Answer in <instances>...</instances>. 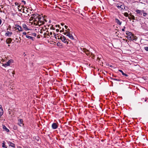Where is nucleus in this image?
I'll return each mask as SVG.
<instances>
[{"label":"nucleus","instance_id":"nucleus-1","mask_svg":"<svg viewBox=\"0 0 148 148\" xmlns=\"http://www.w3.org/2000/svg\"><path fill=\"white\" fill-rule=\"evenodd\" d=\"M38 19L37 24V25L40 26L44 24L45 23L43 21L44 20V18L42 16L41 17L40 15H39V16Z\"/></svg>","mask_w":148,"mask_h":148},{"label":"nucleus","instance_id":"nucleus-2","mask_svg":"<svg viewBox=\"0 0 148 148\" xmlns=\"http://www.w3.org/2000/svg\"><path fill=\"white\" fill-rule=\"evenodd\" d=\"M32 16L31 18H32V19H34V21L35 22V23L37 24V22L38 21V18L39 16V15L38 14H32Z\"/></svg>","mask_w":148,"mask_h":148},{"label":"nucleus","instance_id":"nucleus-3","mask_svg":"<svg viewBox=\"0 0 148 148\" xmlns=\"http://www.w3.org/2000/svg\"><path fill=\"white\" fill-rule=\"evenodd\" d=\"M57 36L58 37V39H60L64 43H66L67 44H68V42L67 41V40L66 39V38L64 36H60V37L58 36Z\"/></svg>","mask_w":148,"mask_h":148},{"label":"nucleus","instance_id":"nucleus-4","mask_svg":"<svg viewBox=\"0 0 148 148\" xmlns=\"http://www.w3.org/2000/svg\"><path fill=\"white\" fill-rule=\"evenodd\" d=\"M18 124L20 126H23L24 125V124L23 123V121L22 119H18Z\"/></svg>","mask_w":148,"mask_h":148},{"label":"nucleus","instance_id":"nucleus-5","mask_svg":"<svg viewBox=\"0 0 148 148\" xmlns=\"http://www.w3.org/2000/svg\"><path fill=\"white\" fill-rule=\"evenodd\" d=\"M13 62V61H12V60H8V61L4 65V66L6 67L7 66L10 65V63L11 62Z\"/></svg>","mask_w":148,"mask_h":148},{"label":"nucleus","instance_id":"nucleus-6","mask_svg":"<svg viewBox=\"0 0 148 148\" xmlns=\"http://www.w3.org/2000/svg\"><path fill=\"white\" fill-rule=\"evenodd\" d=\"M58 127V125L55 123H53L52 125V127L53 129H56Z\"/></svg>","mask_w":148,"mask_h":148},{"label":"nucleus","instance_id":"nucleus-7","mask_svg":"<svg viewBox=\"0 0 148 148\" xmlns=\"http://www.w3.org/2000/svg\"><path fill=\"white\" fill-rule=\"evenodd\" d=\"M12 41V39L11 38H7L6 41V43L8 44H9L11 43Z\"/></svg>","mask_w":148,"mask_h":148},{"label":"nucleus","instance_id":"nucleus-8","mask_svg":"<svg viewBox=\"0 0 148 148\" xmlns=\"http://www.w3.org/2000/svg\"><path fill=\"white\" fill-rule=\"evenodd\" d=\"M126 34L128 36H132L134 37V34H133L131 32H130L128 31H126Z\"/></svg>","mask_w":148,"mask_h":148},{"label":"nucleus","instance_id":"nucleus-9","mask_svg":"<svg viewBox=\"0 0 148 148\" xmlns=\"http://www.w3.org/2000/svg\"><path fill=\"white\" fill-rule=\"evenodd\" d=\"M66 36H68L69 38L72 40H73L74 39L73 36H72V34L70 33H68L66 35Z\"/></svg>","mask_w":148,"mask_h":148},{"label":"nucleus","instance_id":"nucleus-10","mask_svg":"<svg viewBox=\"0 0 148 148\" xmlns=\"http://www.w3.org/2000/svg\"><path fill=\"white\" fill-rule=\"evenodd\" d=\"M12 32H10L9 31H7V32L5 33V36H8V37H10L11 35L12 34Z\"/></svg>","mask_w":148,"mask_h":148},{"label":"nucleus","instance_id":"nucleus-11","mask_svg":"<svg viewBox=\"0 0 148 148\" xmlns=\"http://www.w3.org/2000/svg\"><path fill=\"white\" fill-rule=\"evenodd\" d=\"M117 7L119 9L121 8L122 10H124V9H125L124 5H121L120 6L117 5Z\"/></svg>","mask_w":148,"mask_h":148},{"label":"nucleus","instance_id":"nucleus-12","mask_svg":"<svg viewBox=\"0 0 148 148\" xmlns=\"http://www.w3.org/2000/svg\"><path fill=\"white\" fill-rule=\"evenodd\" d=\"M26 37L29 39L32 40L34 41L35 39V38L32 36H30L28 35H26Z\"/></svg>","mask_w":148,"mask_h":148},{"label":"nucleus","instance_id":"nucleus-13","mask_svg":"<svg viewBox=\"0 0 148 148\" xmlns=\"http://www.w3.org/2000/svg\"><path fill=\"white\" fill-rule=\"evenodd\" d=\"M115 21L119 25H121V23L119 21V20L117 18H115Z\"/></svg>","mask_w":148,"mask_h":148},{"label":"nucleus","instance_id":"nucleus-14","mask_svg":"<svg viewBox=\"0 0 148 148\" xmlns=\"http://www.w3.org/2000/svg\"><path fill=\"white\" fill-rule=\"evenodd\" d=\"M84 52L85 53H86V54L87 55H89V54L90 53V52L88 50H87L85 48H84Z\"/></svg>","mask_w":148,"mask_h":148},{"label":"nucleus","instance_id":"nucleus-15","mask_svg":"<svg viewBox=\"0 0 148 148\" xmlns=\"http://www.w3.org/2000/svg\"><path fill=\"white\" fill-rule=\"evenodd\" d=\"M16 28L19 31H22L23 29H22V27L19 25H17Z\"/></svg>","mask_w":148,"mask_h":148},{"label":"nucleus","instance_id":"nucleus-16","mask_svg":"<svg viewBox=\"0 0 148 148\" xmlns=\"http://www.w3.org/2000/svg\"><path fill=\"white\" fill-rule=\"evenodd\" d=\"M23 27L24 29L26 30H28L29 29L27 28V25L25 24H23Z\"/></svg>","mask_w":148,"mask_h":148},{"label":"nucleus","instance_id":"nucleus-17","mask_svg":"<svg viewBox=\"0 0 148 148\" xmlns=\"http://www.w3.org/2000/svg\"><path fill=\"white\" fill-rule=\"evenodd\" d=\"M3 129L7 132H8L9 131V130L5 125L3 126Z\"/></svg>","mask_w":148,"mask_h":148},{"label":"nucleus","instance_id":"nucleus-18","mask_svg":"<svg viewBox=\"0 0 148 148\" xmlns=\"http://www.w3.org/2000/svg\"><path fill=\"white\" fill-rule=\"evenodd\" d=\"M127 38L128 39H129V40H136V39H135L134 38V36L133 37V36H127Z\"/></svg>","mask_w":148,"mask_h":148},{"label":"nucleus","instance_id":"nucleus-19","mask_svg":"<svg viewBox=\"0 0 148 148\" xmlns=\"http://www.w3.org/2000/svg\"><path fill=\"white\" fill-rule=\"evenodd\" d=\"M9 146H10L12 147H15V145L14 144L12 143H10V144L9 145Z\"/></svg>","mask_w":148,"mask_h":148},{"label":"nucleus","instance_id":"nucleus-20","mask_svg":"<svg viewBox=\"0 0 148 148\" xmlns=\"http://www.w3.org/2000/svg\"><path fill=\"white\" fill-rule=\"evenodd\" d=\"M3 109L0 110V117L3 114Z\"/></svg>","mask_w":148,"mask_h":148},{"label":"nucleus","instance_id":"nucleus-21","mask_svg":"<svg viewBox=\"0 0 148 148\" xmlns=\"http://www.w3.org/2000/svg\"><path fill=\"white\" fill-rule=\"evenodd\" d=\"M66 32H64V35H66V34H68L69 33H70V29H68L67 30H65Z\"/></svg>","mask_w":148,"mask_h":148},{"label":"nucleus","instance_id":"nucleus-22","mask_svg":"<svg viewBox=\"0 0 148 148\" xmlns=\"http://www.w3.org/2000/svg\"><path fill=\"white\" fill-rule=\"evenodd\" d=\"M144 12V10H141V12H140V13L138 14V16H141L142 15V14H143V12Z\"/></svg>","mask_w":148,"mask_h":148},{"label":"nucleus","instance_id":"nucleus-23","mask_svg":"<svg viewBox=\"0 0 148 148\" xmlns=\"http://www.w3.org/2000/svg\"><path fill=\"white\" fill-rule=\"evenodd\" d=\"M129 18L130 19H131V18L133 20H134L135 19V17L133 15H132L131 16V17H129Z\"/></svg>","mask_w":148,"mask_h":148},{"label":"nucleus","instance_id":"nucleus-24","mask_svg":"<svg viewBox=\"0 0 148 148\" xmlns=\"http://www.w3.org/2000/svg\"><path fill=\"white\" fill-rule=\"evenodd\" d=\"M141 11V10H136V12L139 14Z\"/></svg>","mask_w":148,"mask_h":148},{"label":"nucleus","instance_id":"nucleus-25","mask_svg":"<svg viewBox=\"0 0 148 148\" xmlns=\"http://www.w3.org/2000/svg\"><path fill=\"white\" fill-rule=\"evenodd\" d=\"M35 138L38 141H39L40 140V138L38 136L35 137Z\"/></svg>","mask_w":148,"mask_h":148},{"label":"nucleus","instance_id":"nucleus-26","mask_svg":"<svg viewBox=\"0 0 148 148\" xmlns=\"http://www.w3.org/2000/svg\"><path fill=\"white\" fill-rule=\"evenodd\" d=\"M111 79H113L114 80H116V81H121V79H115V78H111Z\"/></svg>","mask_w":148,"mask_h":148},{"label":"nucleus","instance_id":"nucleus-27","mask_svg":"<svg viewBox=\"0 0 148 148\" xmlns=\"http://www.w3.org/2000/svg\"><path fill=\"white\" fill-rule=\"evenodd\" d=\"M2 146L3 147H5V148H6V146L5 145V144L4 143H2Z\"/></svg>","mask_w":148,"mask_h":148},{"label":"nucleus","instance_id":"nucleus-28","mask_svg":"<svg viewBox=\"0 0 148 148\" xmlns=\"http://www.w3.org/2000/svg\"><path fill=\"white\" fill-rule=\"evenodd\" d=\"M143 16H145L147 14V13H145L144 12H143Z\"/></svg>","mask_w":148,"mask_h":148},{"label":"nucleus","instance_id":"nucleus-29","mask_svg":"<svg viewBox=\"0 0 148 148\" xmlns=\"http://www.w3.org/2000/svg\"><path fill=\"white\" fill-rule=\"evenodd\" d=\"M144 49L146 51H148V47H144Z\"/></svg>","mask_w":148,"mask_h":148},{"label":"nucleus","instance_id":"nucleus-30","mask_svg":"<svg viewBox=\"0 0 148 148\" xmlns=\"http://www.w3.org/2000/svg\"><path fill=\"white\" fill-rule=\"evenodd\" d=\"M124 15L125 16H127L128 15V13H127V12H126V13H124Z\"/></svg>","mask_w":148,"mask_h":148},{"label":"nucleus","instance_id":"nucleus-31","mask_svg":"<svg viewBox=\"0 0 148 148\" xmlns=\"http://www.w3.org/2000/svg\"><path fill=\"white\" fill-rule=\"evenodd\" d=\"M16 41V42H18L19 41V39L18 38H16L15 39V40L14 41Z\"/></svg>","mask_w":148,"mask_h":148},{"label":"nucleus","instance_id":"nucleus-32","mask_svg":"<svg viewBox=\"0 0 148 148\" xmlns=\"http://www.w3.org/2000/svg\"><path fill=\"white\" fill-rule=\"evenodd\" d=\"M32 33L29 32H28L27 33V35H32Z\"/></svg>","mask_w":148,"mask_h":148},{"label":"nucleus","instance_id":"nucleus-33","mask_svg":"<svg viewBox=\"0 0 148 148\" xmlns=\"http://www.w3.org/2000/svg\"><path fill=\"white\" fill-rule=\"evenodd\" d=\"M119 71L122 73V75H123V73H124L123 72V71L121 70H119Z\"/></svg>","mask_w":148,"mask_h":148},{"label":"nucleus","instance_id":"nucleus-34","mask_svg":"<svg viewBox=\"0 0 148 148\" xmlns=\"http://www.w3.org/2000/svg\"><path fill=\"white\" fill-rule=\"evenodd\" d=\"M32 35L34 36H36V34L35 33L32 34Z\"/></svg>","mask_w":148,"mask_h":148},{"label":"nucleus","instance_id":"nucleus-35","mask_svg":"<svg viewBox=\"0 0 148 148\" xmlns=\"http://www.w3.org/2000/svg\"><path fill=\"white\" fill-rule=\"evenodd\" d=\"M123 75L125 76L126 77H127L128 76V75H127V74H125V73H123Z\"/></svg>","mask_w":148,"mask_h":148},{"label":"nucleus","instance_id":"nucleus-36","mask_svg":"<svg viewBox=\"0 0 148 148\" xmlns=\"http://www.w3.org/2000/svg\"><path fill=\"white\" fill-rule=\"evenodd\" d=\"M57 45L58 46H60L61 45V43H60V42H58L57 43Z\"/></svg>","mask_w":148,"mask_h":148},{"label":"nucleus","instance_id":"nucleus-37","mask_svg":"<svg viewBox=\"0 0 148 148\" xmlns=\"http://www.w3.org/2000/svg\"><path fill=\"white\" fill-rule=\"evenodd\" d=\"M50 29H52L53 30L55 29V28H54L52 26L51 27H50Z\"/></svg>","mask_w":148,"mask_h":148},{"label":"nucleus","instance_id":"nucleus-38","mask_svg":"<svg viewBox=\"0 0 148 148\" xmlns=\"http://www.w3.org/2000/svg\"><path fill=\"white\" fill-rule=\"evenodd\" d=\"M23 35H25L26 36V35H27L26 34H27V33L26 32H24L23 33Z\"/></svg>","mask_w":148,"mask_h":148},{"label":"nucleus","instance_id":"nucleus-39","mask_svg":"<svg viewBox=\"0 0 148 148\" xmlns=\"http://www.w3.org/2000/svg\"><path fill=\"white\" fill-rule=\"evenodd\" d=\"M53 34L54 35V37H55V38H56V39H57V37L56 36V34H55V33H53Z\"/></svg>","mask_w":148,"mask_h":148},{"label":"nucleus","instance_id":"nucleus-40","mask_svg":"<svg viewBox=\"0 0 148 148\" xmlns=\"http://www.w3.org/2000/svg\"><path fill=\"white\" fill-rule=\"evenodd\" d=\"M22 2L23 3H24V4H25H25L26 2H25V1H22Z\"/></svg>","mask_w":148,"mask_h":148},{"label":"nucleus","instance_id":"nucleus-41","mask_svg":"<svg viewBox=\"0 0 148 148\" xmlns=\"http://www.w3.org/2000/svg\"><path fill=\"white\" fill-rule=\"evenodd\" d=\"M15 4L16 5H18V3H17V2H15Z\"/></svg>","mask_w":148,"mask_h":148},{"label":"nucleus","instance_id":"nucleus-42","mask_svg":"<svg viewBox=\"0 0 148 148\" xmlns=\"http://www.w3.org/2000/svg\"><path fill=\"white\" fill-rule=\"evenodd\" d=\"M0 109H1H1H2V106L1 105H0Z\"/></svg>","mask_w":148,"mask_h":148},{"label":"nucleus","instance_id":"nucleus-43","mask_svg":"<svg viewBox=\"0 0 148 148\" xmlns=\"http://www.w3.org/2000/svg\"><path fill=\"white\" fill-rule=\"evenodd\" d=\"M0 7H1V8H3V5H1Z\"/></svg>","mask_w":148,"mask_h":148},{"label":"nucleus","instance_id":"nucleus-44","mask_svg":"<svg viewBox=\"0 0 148 148\" xmlns=\"http://www.w3.org/2000/svg\"><path fill=\"white\" fill-rule=\"evenodd\" d=\"M122 31L123 32H124L125 31V29L123 28L122 29Z\"/></svg>","mask_w":148,"mask_h":148},{"label":"nucleus","instance_id":"nucleus-45","mask_svg":"<svg viewBox=\"0 0 148 148\" xmlns=\"http://www.w3.org/2000/svg\"><path fill=\"white\" fill-rule=\"evenodd\" d=\"M56 31L57 32H58L59 31V30L58 29H56Z\"/></svg>","mask_w":148,"mask_h":148},{"label":"nucleus","instance_id":"nucleus-46","mask_svg":"<svg viewBox=\"0 0 148 148\" xmlns=\"http://www.w3.org/2000/svg\"><path fill=\"white\" fill-rule=\"evenodd\" d=\"M64 27H65V28H66V29H67V28L68 27V26H66V25H65L64 26Z\"/></svg>","mask_w":148,"mask_h":148},{"label":"nucleus","instance_id":"nucleus-47","mask_svg":"<svg viewBox=\"0 0 148 148\" xmlns=\"http://www.w3.org/2000/svg\"><path fill=\"white\" fill-rule=\"evenodd\" d=\"M50 35H52V32H51L50 33Z\"/></svg>","mask_w":148,"mask_h":148},{"label":"nucleus","instance_id":"nucleus-48","mask_svg":"<svg viewBox=\"0 0 148 148\" xmlns=\"http://www.w3.org/2000/svg\"><path fill=\"white\" fill-rule=\"evenodd\" d=\"M1 21H2L0 19V25H1Z\"/></svg>","mask_w":148,"mask_h":148},{"label":"nucleus","instance_id":"nucleus-49","mask_svg":"<svg viewBox=\"0 0 148 148\" xmlns=\"http://www.w3.org/2000/svg\"><path fill=\"white\" fill-rule=\"evenodd\" d=\"M33 19H32V18H31V17L30 18V19L29 20L30 21H32V20Z\"/></svg>","mask_w":148,"mask_h":148},{"label":"nucleus","instance_id":"nucleus-50","mask_svg":"<svg viewBox=\"0 0 148 148\" xmlns=\"http://www.w3.org/2000/svg\"><path fill=\"white\" fill-rule=\"evenodd\" d=\"M15 74V72L14 71H13V72H12V74Z\"/></svg>","mask_w":148,"mask_h":148},{"label":"nucleus","instance_id":"nucleus-51","mask_svg":"<svg viewBox=\"0 0 148 148\" xmlns=\"http://www.w3.org/2000/svg\"><path fill=\"white\" fill-rule=\"evenodd\" d=\"M57 26H58V27H59V26H60V25H56V27Z\"/></svg>","mask_w":148,"mask_h":148},{"label":"nucleus","instance_id":"nucleus-52","mask_svg":"<svg viewBox=\"0 0 148 148\" xmlns=\"http://www.w3.org/2000/svg\"><path fill=\"white\" fill-rule=\"evenodd\" d=\"M61 25H64V23H61Z\"/></svg>","mask_w":148,"mask_h":148},{"label":"nucleus","instance_id":"nucleus-53","mask_svg":"<svg viewBox=\"0 0 148 148\" xmlns=\"http://www.w3.org/2000/svg\"><path fill=\"white\" fill-rule=\"evenodd\" d=\"M27 60V59L26 58L25 59V60L26 61Z\"/></svg>","mask_w":148,"mask_h":148},{"label":"nucleus","instance_id":"nucleus-54","mask_svg":"<svg viewBox=\"0 0 148 148\" xmlns=\"http://www.w3.org/2000/svg\"><path fill=\"white\" fill-rule=\"evenodd\" d=\"M123 27V29H125V26Z\"/></svg>","mask_w":148,"mask_h":148},{"label":"nucleus","instance_id":"nucleus-55","mask_svg":"<svg viewBox=\"0 0 148 148\" xmlns=\"http://www.w3.org/2000/svg\"><path fill=\"white\" fill-rule=\"evenodd\" d=\"M47 36H49V34H47Z\"/></svg>","mask_w":148,"mask_h":148},{"label":"nucleus","instance_id":"nucleus-56","mask_svg":"<svg viewBox=\"0 0 148 148\" xmlns=\"http://www.w3.org/2000/svg\"><path fill=\"white\" fill-rule=\"evenodd\" d=\"M63 32L62 31V30H60V32Z\"/></svg>","mask_w":148,"mask_h":148},{"label":"nucleus","instance_id":"nucleus-57","mask_svg":"<svg viewBox=\"0 0 148 148\" xmlns=\"http://www.w3.org/2000/svg\"><path fill=\"white\" fill-rule=\"evenodd\" d=\"M18 148H21L20 147H19Z\"/></svg>","mask_w":148,"mask_h":148},{"label":"nucleus","instance_id":"nucleus-58","mask_svg":"<svg viewBox=\"0 0 148 148\" xmlns=\"http://www.w3.org/2000/svg\"><path fill=\"white\" fill-rule=\"evenodd\" d=\"M44 20H45V21L47 22V21H46V20H45V19H44Z\"/></svg>","mask_w":148,"mask_h":148},{"label":"nucleus","instance_id":"nucleus-59","mask_svg":"<svg viewBox=\"0 0 148 148\" xmlns=\"http://www.w3.org/2000/svg\"><path fill=\"white\" fill-rule=\"evenodd\" d=\"M110 67H112V65H111V66H110Z\"/></svg>","mask_w":148,"mask_h":148},{"label":"nucleus","instance_id":"nucleus-60","mask_svg":"<svg viewBox=\"0 0 148 148\" xmlns=\"http://www.w3.org/2000/svg\"><path fill=\"white\" fill-rule=\"evenodd\" d=\"M19 38L20 39V40H21V38L20 37H19Z\"/></svg>","mask_w":148,"mask_h":148},{"label":"nucleus","instance_id":"nucleus-61","mask_svg":"<svg viewBox=\"0 0 148 148\" xmlns=\"http://www.w3.org/2000/svg\"><path fill=\"white\" fill-rule=\"evenodd\" d=\"M41 24V23H40V22H39V24Z\"/></svg>","mask_w":148,"mask_h":148},{"label":"nucleus","instance_id":"nucleus-62","mask_svg":"<svg viewBox=\"0 0 148 148\" xmlns=\"http://www.w3.org/2000/svg\"><path fill=\"white\" fill-rule=\"evenodd\" d=\"M18 7H20V5H19V6H18Z\"/></svg>","mask_w":148,"mask_h":148},{"label":"nucleus","instance_id":"nucleus-63","mask_svg":"<svg viewBox=\"0 0 148 148\" xmlns=\"http://www.w3.org/2000/svg\"><path fill=\"white\" fill-rule=\"evenodd\" d=\"M45 34H46V33H45V34H44V35H45Z\"/></svg>","mask_w":148,"mask_h":148},{"label":"nucleus","instance_id":"nucleus-64","mask_svg":"<svg viewBox=\"0 0 148 148\" xmlns=\"http://www.w3.org/2000/svg\"><path fill=\"white\" fill-rule=\"evenodd\" d=\"M8 46H10V45H8Z\"/></svg>","mask_w":148,"mask_h":148}]
</instances>
